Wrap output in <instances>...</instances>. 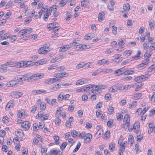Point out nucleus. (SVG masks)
Returning a JSON list of instances; mask_svg holds the SVG:
<instances>
[{
	"label": "nucleus",
	"instance_id": "57",
	"mask_svg": "<svg viewBox=\"0 0 155 155\" xmlns=\"http://www.w3.org/2000/svg\"><path fill=\"white\" fill-rule=\"evenodd\" d=\"M61 85V84H58L57 85H55L54 86L51 88V90H54L55 88H56V89H58V88H60Z\"/></svg>",
	"mask_w": 155,
	"mask_h": 155
},
{
	"label": "nucleus",
	"instance_id": "50",
	"mask_svg": "<svg viewBox=\"0 0 155 155\" xmlns=\"http://www.w3.org/2000/svg\"><path fill=\"white\" fill-rule=\"evenodd\" d=\"M78 44L76 40H74L72 43H70V45H69V46H71V48L73 46L76 45Z\"/></svg>",
	"mask_w": 155,
	"mask_h": 155
},
{
	"label": "nucleus",
	"instance_id": "4",
	"mask_svg": "<svg viewBox=\"0 0 155 155\" xmlns=\"http://www.w3.org/2000/svg\"><path fill=\"white\" fill-rule=\"evenodd\" d=\"M54 75L56 78H62L68 76V74L66 72H62L55 74Z\"/></svg>",
	"mask_w": 155,
	"mask_h": 155
},
{
	"label": "nucleus",
	"instance_id": "29",
	"mask_svg": "<svg viewBox=\"0 0 155 155\" xmlns=\"http://www.w3.org/2000/svg\"><path fill=\"white\" fill-rule=\"evenodd\" d=\"M57 7L58 6L57 5H53L50 8L49 10V12L51 11H53L54 12H55L57 10Z\"/></svg>",
	"mask_w": 155,
	"mask_h": 155
},
{
	"label": "nucleus",
	"instance_id": "16",
	"mask_svg": "<svg viewBox=\"0 0 155 155\" xmlns=\"http://www.w3.org/2000/svg\"><path fill=\"white\" fill-rule=\"evenodd\" d=\"M118 90L117 86L114 85L112 86L109 89V91L111 92H114Z\"/></svg>",
	"mask_w": 155,
	"mask_h": 155
},
{
	"label": "nucleus",
	"instance_id": "48",
	"mask_svg": "<svg viewBox=\"0 0 155 155\" xmlns=\"http://www.w3.org/2000/svg\"><path fill=\"white\" fill-rule=\"evenodd\" d=\"M10 35L8 33L5 34L3 36H2V40H3L6 39V38H8L9 37Z\"/></svg>",
	"mask_w": 155,
	"mask_h": 155
},
{
	"label": "nucleus",
	"instance_id": "47",
	"mask_svg": "<svg viewBox=\"0 0 155 155\" xmlns=\"http://www.w3.org/2000/svg\"><path fill=\"white\" fill-rule=\"evenodd\" d=\"M54 140L55 141V143L56 144H58L59 143L58 140H59V137L55 136L54 137Z\"/></svg>",
	"mask_w": 155,
	"mask_h": 155
},
{
	"label": "nucleus",
	"instance_id": "51",
	"mask_svg": "<svg viewBox=\"0 0 155 155\" xmlns=\"http://www.w3.org/2000/svg\"><path fill=\"white\" fill-rule=\"evenodd\" d=\"M51 153V154H54L55 155H58V154H59L58 152H60V151L59 150L58 151H57L56 150H51L50 151Z\"/></svg>",
	"mask_w": 155,
	"mask_h": 155
},
{
	"label": "nucleus",
	"instance_id": "26",
	"mask_svg": "<svg viewBox=\"0 0 155 155\" xmlns=\"http://www.w3.org/2000/svg\"><path fill=\"white\" fill-rule=\"evenodd\" d=\"M67 142H63L62 144L60 147V148L61 150L63 151L65 149V147L67 145Z\"/></svg>",
	"mask_w": 155,
	"mask_h": 155
},
{
	"label": "nucleus",
	"instance_id": "15",
	"mask_svg": "<svg viewBox=\"0 0 155 155\" xmlns=\"http://www.w3.org/2000/svg\"><path fill=\"white\" fill-rule=\"evenodd\" d=\"M115 144L113 142H112L109 145V148L111 151L112 152L114 150Z\"/></svg>",
	"mask_w": 155,
	"mask_h": 155
},
{
	"label": "nucleus",
	"instance_id": "34",
	"mask_svg": "<svg viewBox=\"0 0 155 155\" xmlns=\"http://www.w3.org/2000/svg\"><path fill=\"white\" fill-rule=\"evenodd\" d=\"M137 102L136 101H134L131 104H130L129 105V108H131L134 107L136 106Z\"/></svg>",
	"mask_w": 155,
	"mask_h": 155
},
{
	"label": "nucleus",
	"instance_id": "14",
	"mask_svg": "<svg viewBox=\"0 0 155 155\" xmlns=\"http://www.w3.org/2000/svg\"><path fill=\"white\" fill-rule=\"evenodd\" d=\"M14 101L11 100L7 104L6 106V108H9L10 107H12L13 106Z\"/></svg>",
	"mask_w": 155,
	"mask_h": 155
},
{
	"label": "nucleus",
	"instance_id": "55",
	"mask_svg": "<svg viewBox=\"0 0 155 155\" xmlns=\"http://www.w3.org/2000/svg\"><path fill=\"white\" fill-rule=\"evenodd\" d=\"M143 137L142 136H141L140 135H137V141H138L140 142L141 140L143 139Z\"/></svg>",
	"mask_w": 155,
	"mask_h": 155
},
{
	"label": "nucleus",
	"instance_id": "10",
	"mask_svg": "<svg viewBox=\"0 0 155 155\" xmlns=\"http://www.w3.org/2000/svg\"><path fill=\"white\" fill-rule=\"evenodd\" d=\"M70 48H71V46H69V45H65L60 48L59 51L61 52H64L68 50Z\"/></svg>",
	"mask_w": 155,
	"mask_h": 155
},
{
	"label": "nucleus",
	"instance_id": "54",
	"mask_svg": "<svg viewBox=\"0 0 155 155\" xmlns=\"http://www.w3.org/2000/svg\"><path fill=\"white\" fill-rule=\"evenodd\" d=\"M86 136V133L85 132H82L79 134V137L80 138L84 137Z\"/></svg>",
	"mask_w": 155,
	"mask_h": 155
},
{
	"label": "nucleus",
	"instance_id": "36",
	"mask_svg": "<svg viewBox=\"0 0 155 155\" xmlns=\"http://www.w3.org/2000/svg\"><path fill=\"white\" fill-rule=\"evenodd\" d=\"M85 65H84V63L82 62L81 63L78 64L76 66V68L77 69H79L83 67L84 66H85Z\"/></svg>",
	"mask_w": 155,
	"mask_h": 155
},
{
	"label": "nucleus",
	"instance_id": "27",
	"mask_svg": "<svg viewBox=\"0 0 155 155\" xmlns=\"http://www.w3.org/2000/svg\"><path fill=\"white\" fill-rule=\"evenodd\" d=\"M102 72L101 69L97 70L95 71L92 73L93 76H95L96 75L99 74L100 73Z\"/></svg>",
	"mask_w": 155,
	"mask_h": 155
},
{
	"label": "nucleus",
	"instance_id": "43",
	"mask_svg": "<svg viewBox=\"0 0 155 155\" xmlns=\"http://www.w3.org/2000/svg\"><path fill=\"white\" fill-rule=\"evenodd\" d=\"M85 83L84 82V81L81 80H78L76 82V85H80L83 84Z\"/></svg>",
	"mask_w": 155,
	"mask_h": 155
},
{
	"label": "nucleus",
	"instance_id": "62",
	"mask_svg": "<svg viewBox=\"0 0 155 155\" xmlns=\"http://www.w3.org/2000/svg\"><path fill=\"white\" fill-rule=\"evenodd\" d=\"M102 114V111L100 110H98L96 112V116L97 117H98Z\"/></svg>",
	"mask_w": 155,
	"mask_h": 155
},
{
	"label": "nucleus",
	"instance_id": "38",
	"mask_svg": "<svg viewBox=\"0 0 155 155\" xmlns=\"http://www.w3.org/2000/svg\"><path fill=\"white\" fill-rule=\"evenodd\" d=\"M46 11H47V12H48L47 9L46 10ZM50 12L49 11L48 12H47V13L46 14H45L44 15L43 18L45 21H46L47 20H46V19H48V16L50 15Z\"/></svg>",
	"mask_w": 155,
	"mask_h": 155
},
{
	"label": "nucleus",
	"instance_id": "42",
	"mask_svg": "<svg viewBox=\"0 0 155 155\" xmlns=\"http://www.w3.org/2000/svg\"><path fill=\"white\" fill-rule=\"evenodd\" d=\"M0 68L4 72H6L7 71L6 68L4 64H2L0 65Z\"/></svg>",
	"mask_w": 155,
	"mask_h": 155
},
{
	"label": "nucleus",
	"instance_id": "1",
	"mask_svg": "<svg viewBox=\"0 0 155 155\" xmlns=\"http://www.w3.org/2000/svg\"><path fill=\"white\" fill-rule=\"evenodd\" d=\"M29 77L27 74L19 75L17 77L15 78L16 81L17 80L18 82L24 81L28 80Z\"/></svg>",
	"mask_w": 155,
	"mask_h": 155
},
{
	"label": "nucleus",
	"instance_id": "56",
	"mask_svg": "<svg viewBox=\"0 0 155 155\" xmlns=\"http://www.w3.org/2000/svg\"><path fill=\"white\" fill-rule=\"evenodd\" d=\"M12 2L11 1L8 2L6 5V7L7 8H9L11 7L12 5Z\"/></svg>",
	"mask_w": 155,
	"mask_h": 155
},
{
	"label": "nucleus",
	"instance_id": "40",
	"mask_svg": "<svg viewBox=\"0 0 155 155\" xmlns=\"http://www.w3.org/2000/svg\"><path fill=\"white\" fill-rule=\"evenodd\" d=\"M102 72L108 73L112 71V69H101Z\"/></svg>",
	"mask_w": 155,
	"mask_h": 155
},
{
	"label": "nucleus",
	"instance_id": "59",
	"mask_svg": "<svg viewBox=\"0 0 155 155\" xmlns=\"http://www.w3.org/2000/svg\"><path fill=\"white\" fill-rule=\"evenodd\" d=\"M150 49L153 50L155 49V43H151V44L150 47Z\"/></svg>",
	"mask_w": 155,
	"mask_h": 155
},
{
	"label": "nucleus",
	"instance_id": "49",
	"mask_svg": "<svg viewBox=\"0 0 155 155\" xmlns=\"http://www.w3.org/2000/svg\"><path fill=\"white\" fill-rule=\"evenodd\" d=\"M103 103L102 102H99L97 104L96 107V109H97L98 108H101L102 106Z\"/></svg>",
	"mask_w": 155,
	"mask_h": 155
},
{
	"label": "nucleus",
	"instance_id": "8",
	"mask_svg": "<svg viewBox=\"0 0 155 155\" xmlns=\"http://www.w3.org/2000/svg\"><path fill=\"white\" fill-rule=\"evenodd\" d=\"M85 137H86L84 139V142L86 143L90 141L92 138V135L90 133L86 134V136Z\"/></svg>",
	"mask_w": 155,
	"mask_h": 155
},
{
	"label": "nucleus",
	"instance_id": "17",
	"mask_svg": "<svg viewBox=\"0 0 155 155\" xmlns=\"http://www.w3.org/2000/svg\"><path fill=\"white\" fill-rule=\"evenodd\" d=\"M104 15V12H102L99 13L98 17V21H101L104 20L102 17Z\"/></svg>",
	"mask_w": 155,
	"mask_h": 155
},
{
	"label": "nucleus",
	"instance_id": "52",
	"mask_svg": "<svg viewBox=\"0 0 155 155\" xmlns=\"http://www.w3.org/2000/svg\"><path fill=\"white\" fill-rule=\"evenodd\" d=\"M17 39V38L15 35H12L9 38L10 41L11 42H12L15 41Z\"/></svg>",
	"mask_w": 155,
	"mask_h": 155
},
{
	"label": "nucleus",
	"instance_id": "6",
	"mask_svg": "<svg viewBox=\"0 0 155 155\" xmlns=\"http://www.w3.org/2000/svg\"><path fill=\"white\" fill-rule=\"evenodd\" d=\"M87 46L85 45H77L75 49L77 50H79L80 49L82 50L83 49H86L87 48Z\"/></svg>",
	"mask_w": 155,
	"mask_h": 155
},
{
	"label": "nucleus",
	"instance_id": "23",
	"mask_svg": "<svg viewBox=\"0 0 155 155\" xmlns=\"http://www.w3.org/2000/svg\"><path fill=\"white\" fill-rule=\"evenodd\" d=\"M130 6L128 3L124 5L123 6V9L125 11H128L130 9Z\"/></svg>",
	"mask_w": 155,
	"mask_h": 155
},
{
	"label": "nucleus",
	"instance_id": "20",
	"mask_svg": "<svg viewBox=\"0 0 155 155\" xmlns=\"http://www.w3.org/2000/svg\"><path fill=\"white\" fill-rule=\"evenodd\" d=\"M45 63V62L43 60H39L35 62L34 64L36 65L43 64Z\"/></svg>",
	"mask_w": 155,
	"mask_h": 155
},
{
	"label": "nucleus",
	"instance_id": "3",
	"mask_svg": "<svg viewBox=\"0 0 155 155\" xmlns=\"http://www.w3.org/2000/svg\"><path fill=\"white\" fill-rule=\"evenodd\" d=\"M21 126L24 130H28L30 128L31 124L28 121H25L22 123Z\"/></svg>",
	"mask_w": 155,
	"mask_h": 155
},
{
	"label": "nucleus",
	"instance_id": "13",
	"mask_svg": "<svg viewBox=\"0 0 155 155\" xmlns=\"http://www.w3.org/2000/svg\"><path fill=\"white\" fill-rule=\"evenodd\" d=\"M18 82V81L17 80L12 81L9 82L8 84L10 85V87H15L17 85Z\"/></svg>",
	"mask_w": 155,
	"mask_h": 155
},
{
	"label": "nucleus",
	"instance_id": "35",
	"mask_svg": "<svg viewBox=\"0 0 155 155\" xmlns=\"http://www.w3.org/2000/svg\"><path fill=\"white\" fill-rule=\"evenodd\" d=\"M121 56V54H117L114 55V57L115 58L113 60L114 61H116V60H118V59H119L120 57Z\"/></svg>",
	"mask_w": 155,
	"mask_h": 155
},
{
	"label": "nucleus",
	"instance_id": "63",
	"mask_svg": "<svg viewBox=\"0 0 155 155\" xmlns=\"http://www.w3.org/2000/svg\"><path fill=\"white\" fill-rule=\"evenodd\" d=\"M108 111L109 112L111 113V114H113L114 112L113 107L110 106L108 109Z\"/></svg>",
	"mask_w": 155,
	"mask_h": 155
},
{
	"label": "nucleus",
	"instance_id": "5",
	"mask_svg": "<svg viewBox=\"0 0 155 155\" xmlns=\"http://www.w3.org/2000/svg\"><path fill=\"white\" fill-rule=\"evenodd\" d=\"M48 48H46L45 47H43L41 48L38 50V53L40 54H45L48 53L49 51L48 50H46Z\"/></svg>",
	"mask_w": 155,
	"mask_h": 155
},
{
	"label": "nucleus",
	"instance_id": "7",
	"mask_svg": "<svg viewBox=\"0 0 155 155\" xmlns=\"http://www.w3.org/2000/svg\"><path fill=\"white\" fill-rule=\"evenodd\" d=\"M134 128V131L137 133L139 131L140 125V123L138 122H135L133 126Z\"/></svg>",
	"mask_w": 155,
	"mask_h": 155
},
{
	"label": "nucleus",
	"instance_id": "22",
	"mask_svg": "<svg viewBox=\"0 0 155 155\" xmlns=\"http://www.w3.org/2000/svg\"><path fill=\"white\" fill-rule=\"evenodd\" d=\"M27 29H24L21 30L18 32V35L20 36H21L27 33Z\"/></svg>",
	"mask_w": 155,
	"mask_h": 155
},
{
	"label": "nucleus",
	"instance_id": "37",
	"mask_svg": "<svg viewBox=\"0 0 155 155\" xmlns=\"http://www.w3.org/2000/svg\"><path fill=\"white\" fill-rule=\"evenodd\" d=\"M49 26L47 28L48 29L49 28H51V29H53L54 28H55V27H56V24L54 23L49 24Z\"/></svg>",
	"mask_w": 155,
	"mask_h": 155
},
{
	"label": "nucleus",
	"instance_id": "30",
	"mask_svg": "<svg viewBox=\"0 0 155 155\" xmlns=\"http://www.w3.org/2000/svg\"><path fill=\"white\" fill-rule=\"evenodd\" d=\"M88 3L87 0H83L81 2V5L82 7H85L88 4Z\"/></svg>",
	"mask_w": 155,
	"mask_h": 155
},
{
	"label": "nucleus",
	"instance_id": "41",
	"mask_svg": "<svg viewBox=\"0 0 155 155\" xmlns=\"http://www.w3.org/2000/svg\"><path fill=\"white\" fill-rule=\"evenodd\" d=\"M81 144L80 142H79L77 144L76 148L75 149H74L73 150V152H76L80 148V147L81 146Z\"/></svg>",
	"mask_w": 155,
	"mask_h": 155
},
{
	"label": "nucleus",
	"instance_id": "21",
	"mask_svg": "<svg viewBox=\"0 0 155 155\" xmlns=\"http://www.w3.org/2000/svg\"><path fill=\"white\" fill-rule=\"evenodd\" d=\"M4 65L5 66H8L11 67L15 66V64L13 62L10 61L5 63Z\"/></svg>",
	"mask_w": 155,
	"mask_h": 155
},
{
	"label": "nucleus",
	"instance_id": "64",
	"mask_svg": "<svg viewBox=\"0 0 155 155\" xmlns=\"http://www.w3.org/2000/svg\"><path fill=\"white\" fill-rule=\"evenodd\" d=\"M123 116L120 113L118 114L117 116V120H121L123 118Z\"/></svg>",
	"mask_w": 155,
	"mask_h": 155
},
{
	"label": "nucleus",
	"instance_id": "58",
	"mask_svg": "<svg viewBox=\"0 0 155 155\" xmlns=\"http://www.w3.org/2000/svg\"><path fill=\"white\" fill-rule=\"evenodd\" d=\"M38 127V125L37 124L35 123L34 124L33 129L34 130L36 131L37 130H38V129H37Z\"/></svg>",
	"mask_w": 155,
	"mask_h": 155
},
{
	"label": "nucleus",
	"instance_id": "60",
	"mask_svg": "<svg viewBox=\"0 0 155 155\" xmlns=\"http://www.w3.org/2000/svg\"><path fill=\"white\" fill-rule=\"evenodd\" d=\"M124 68H120L119 69L116 70L115 71V72L116 74H118V71L121 72H120L121 73H123V71H124Z\"/></svg>",
	"mask_w": 155,
	"mask_h": 155
},
{
	"label": "nucleus",
	"instance_id": "18",
	"mask_svg": "<svg viewBox=\"0 0 155 155\" xmlns=\"http://www.w3.org/2000/svg\"><path fill=\"white\" fill-rule=\"evenodd\" d=\"M141 54V52L139 50H138L137 51V54L135 55L134 57H133L132 58V60H134L135 59L136 60L138 59H139V58L140 57V55Z\"/></svg>",
	"mask_w": 155,
	"mask_h": 155
},
{
	"label": "nucleus",
	"instance_id": "28",
	"mask_svg": "<svg viewBox=\"0 0 155 155\" xmlns=\"http://www.w3.org/2000/svg\"><path fill=\"white\" fill-rule=\"evenodd\" d=\"M106 85H104L102 84H99L97 85L95 87V88H97L98 89H103L105 88L106 87Z\"/></svg>",
	"mask_w": 155,
	"mask_h": 155
},
{
	"label": "nucleus",
	"instance_id": "24",
	"mask_svg": "<svg viewBox=\"0 0 155 155\" xmlns=\"http://www.w3.org/2000/svg\"><path fill=\"white\" fill-rule=\"evenodd\" d=\"M34 62H32V61H28L27 62L25 61V67H28L31 66H32L34 64Z\"/></svg>",
	"mask_w": 155,
	"mask_h": 155
},
{
	"label": "nucleus",
	"instance_id": "25",
	"mask_svg": "<svg viewBox=\"0 0 155 155\" xmlns=\"http://www.w3.org/2000/svg\"><path fill=\"white\" fill-rule=\"evenodd\" d=\"M71 134L73 137H76L78 136V132L75 130H73L72 131Z\"/></svg>",
	"mask_w": 155,
	"mask_h": 155
},
{
	"label": "nucleus",
	"instance_id": "12",
	"mask_svg": "<svg viewBox=\"0 0 155 155\" xmlns=\"http://www.w3.org/2000/svg\"><path fill=\"white\" fill-rule=\"evenodd\" d=\"M110 63L109 61L106 60L104 59L101 60L99 61L98 62V64H99L102 65L104 64H108Z\"/></svg>",
	"mask_w": 155,
	"mask_h": 155
},
{
	"label": "nucleus",
	"instance_id": "31",
	"mask_svg": "<svg viewBox=\"0 0 155 155\" xmlns=\"http://www.w3.org/2000/svg\"><path fill=\"white\" fill-rule=\"evenodd\" d=\"M46 107V105L44 103H42L40 105V109L41 110H45Z\"/></svg>",
	"mask_w": 155,
	"mask_h": 155
},
{
	"label": "nucleus",
	"instance_id": "32",
	"mask_svg": "<svg viewBox=\"0 0 155 155\" xmlns=\"http://www.w3.org/2000/svg\"><path fill=\"white\" fill-rule=\"evenodd\" d=\"M128 142H130L131 144H133L134 141V138L132 135H130L128 137Z\"/></svg>",
	"mask_w": 155,
	"mask_h": 155
},
{
	"label": "nucleus",
	"instance_id": "45",
	"mask_svg": "<svg viewBox=\"0 0 155 155\" xmlns=\"http://www.w3.org/2000/svg\"><path fill=\"white\" fill-rule=\"evenodd\" d=\"M128 121H130V117L128 114H126L124 118V121L127 122Z\"/></svg>",
	"mask_w": 155,
	"mask_h": 155
},
{
	"label": "nucleus",
	"instance_id": "46",
	"mask_svg": "<svg viewBox=\"0 0 155 155\" xmlns=\"http://www.w3.org/2000/svg\"><path fill=\"white\" fill-rule=\"evenodd\" d=\"M69 145H70V147H71L74 144V141L73 139L71 138L69 139L68 140Z\"/></svg>",
	"mask_w": 155,
	"mask_h": 155
},
{
	"label": "nucleus",
	"instance_id": "39",
	"mask_svg": "<svg viewBox=\"0 0 155 155\" xmlns=\"http://www.w3.org/2000/svg\"><path fill=\"white\" fill-rule=\"evenodd\" d=\"M147 75H142L140 76H139L138 78H139V79L140 81H143L144 80L147 78Z\"/></svg>",
	"mask_w": 155,
	"mask_h": 155
},
{
	"label": "nucleus",
	"instance_id": "11",
	"mask_svg": "<svg viewBox=\"0 0 155 155\" xmlns=\"http://www.w3.org/2000/svg\"><path fill=\"white\" fill-rule=\"evenodd\" d=\"M95 36V34L94 33L89 34L84 36V38L86 40H89Z\"/></svg>",
	"mask_w": 155,
	"mask_h": 155
},
{
	"label": "nucleus",
	"instance_id": "9",
	"mask_svg": "<svg viewBox=\"0 0 155 155\" xmlns=\"http://www.w3.org/2000/svg\"><path fill=\"white\" fill-rule=\"evenodd\" d=\"M12 93L16 98H19L21 97L23 94L22 92L16 91H13Z\"/></svg>",
	"mask_w": 155,
	"mask_h": 155
},
{
	"label": "nucleus",
	"instance_id": "61",
	"mask_svg": "<svg viewBox=\"0 0 155 155\" xmlns=\"http://www.w3.org/2000/svg\"><path fill=\"white\" fill-rule=\"evenodd\" d=\"M131 51L130 50L125 51L123 52V54L125 55H129L131 54Z\"/></svg>",
	"mask_w": 155,
	"mask_h": 155
},
{
	"label": "nucleus",
	"instance_id": "2",
	"mask_svg": "<svg viewBox=\"0 0 155 155\" xmlns=\"http://www.w3.org/2000/svg\"><path fill=\"white\" fill-rule=\"evenodd\" d=\"M43 76V74H41L40 73H37L30 76V78L31 81H35L42 78Z\"/></svg>",
	"mask_w": 155,
	"mask_h": 155
},
{
	"label": "nucleus",
	"instance_id": "33",
	"mask_svg": "<svg viewBox=\"0 0 155 155\" xmlns=\"http://www.w3.org/2000/svg\"><path fill=\"white\" fill-rule=\"evenodd\" d=\"M41 92V90H33L31 92V94L33 95H36L37 94H41L40 93Z\"/></svg>",
	"mask_w": 155,
	"mask_h": 155
},
{
	"label": "nucleus",
	"instance_id": "53",
	"mask_svg": "<svg viewBox=\"0 0 155 155\" xmlns=\"http://www.w3.org/2000/svg\"><path fill=\"white\" fill-rule=\"evenodd\" d=\"M149 60L148 58H147L143 61V63L144 65L147 66L149 63Z\"/></svg>",
	"mask_w": 155,
	"mask_h": 155
},
{
	"label": "nucleus",
	"instance_id": "19",
	"mask_svg": "<svg viewBox=\"0 0 155 155\" xmlns=\"http://www.w3.org/2000/svg\"><path fill=\"white\" fill-rule=\"evenodd\" d=\"M70 120L68 122L67 121L66 123V125L67 127H70L71 125V121L72 122L73 120V118L72 117H71L69 118Z\"/></svg>",
	"mask_w": 155,
	"mask_h": 155
},
{
	"label": "nucleus",
	"instance_id": "44",
	"mask_svg": "<svg viewBox=\"0 0 155 155\" xmlns=\"http://www.w3.org/2000/svg\"><path fill=\"white\" fill-rule=\"evenodd\" d=\"M61 97H62V99H64L65 100H68L70 95L69 94H67L66 95L62 94Z\"/></svg>",
	"mask_w": 155,
	"mask_h": 155
}]
</instances>
